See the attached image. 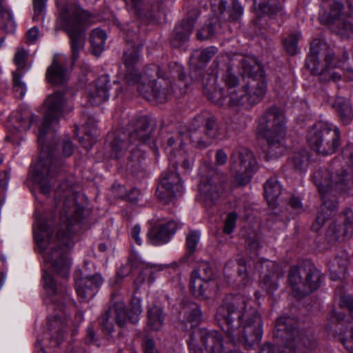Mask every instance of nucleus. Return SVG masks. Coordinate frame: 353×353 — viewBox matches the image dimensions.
I'll list each match as a JSON object with an SVG mask.
<instances>
[{
    "instance_id": "obj_19",
    "label": "nucleus",
    "mask_w": 353,
    "mask_h": 353,
    "mask_svg": "<svg viewBox=\"0 0 353 353\" xmlns=\"http://www.w3.org/2000/svg\"><path fill=\"white\" fill-rule=\"evenodd\" d=\"M183 185L178 172L173 167L162 173L159 184L156 191L159 200L169 204L183 192Z\"/></svg>"
},
{
    "instance_id": "obj_56",
    "label": "nucleus",
    "mask_w": 353,
    "mask_h": 353,
    "mask_svg": "<svg viewBox=\"0 0 353 353\" xmlns=\"http://www.w3.org/2000/svg\"><path fill=\"white\" fill-rule=\"evenodd\" d=\"M142 312V308L141 305V299L138 297L133 296L131 300V309L130 312L128 315L129 320L136 323L139 320V316Z\"/></svg>"
},
{
    "instance_id": "obj_12",
    "label": "nucleus",
    "mask_w": 353,
    "mask_h": 353,
    "mask_svg": "<svg viewBox=\"0 0 353 353\" xmlns=\"http://www.w3.org/2000/svg\"><path fill=\"white\" fill-rule=\"evenodd\" d=\"M324 279L321 272L313 265H294L290 268L288 281L294 296L302 298L316 290Z\"/></svg>"
},
{
    "instance_id": "obj_49",
    "label": "nucleus",
    "mask_w": 353,
    "mask_h": 353,
    "mask_svg": "<svg viewBox=\"0 0 353 353\" xmlns=\"http://www.w3.org/2000/svg\"><path fill=\"white\" fill-rule=\"evenodd\" d=\"M58 17L56 23L57 29H66V0H55Z\"/></svg>"
},
{
    "instance_id": "obj_16",
    "label": "nucleus",
    "mask_w": 353,
    "mask_h": 353,
    "mask_svg": "<svg viewBox=\"0 0 353 353\" xmlns=\"http://www.w3.org/2000/svg\"><path fill=\"white\" fill-rule=\"evenodd\" d=\"M230 163L235 180L240 185L248 184L258 168L253 153L245 148L234 150L230 154Z\"/></svg>"
},
{
    "instance_id": "obj_32",
    "label": "nucleus",
    "mask_w": 353,
    "mask_h": 353,
    "mask_svg": "<svg viewBox=\"0 0 353 353\" xmlns=\"http://www.w3.org/2000/svg\"><path fill=\"white\" fill-rule=\"evenodd\" d=\"M190 287L196 296L203 299L216 295L218 291L217 283L214 280L190 279Z\"/></svg>"
},
{
    "instance_id": "obj_61",
    "label": "nucleus",
    "mask_w": 353,
    "mask_h": 353,
    "mask_svg": "<svg viewBox=\"0 0 353 353\" xmlns=\"http://www.w3.org/2000/svg\"><path fill=\"white\" fill-rule=\"evenodd\" d=\"M33 115L31 112L26 111L23 117L18 118L19 125L17 128L21 131H26L30 129L32 123Z\"/></svg>"
},
{
    "instance_id": "obj_11",
    "label": "nucleus",
    "mask_w": 353,
    "mask_h": 353,
    "mask_svg": "<svg viewBox=\"0 0 353 353\" xmlns=\"http://www.w3.org/2000/svg\"><path fill=\"white\" fill-rule=\"evenodd\" d=\"M115 23L128 37L126 39L128 49L123 52V57L125 68V81L130 85L137 84L138 90L142 93L139 85L141 76L136 68L139 61V54L143 47V43L141 41L134 40L139 32L138 28L129 23L121 25L118 20L115 21Z\"/></svg>"
},
{
    "instance_id": "obj_28",
    "label": "nucleus",
    "mask_w": 353,
    "mask_h": 353,
    "mask_svg": "<svg viewBox=\"0 0 353 353\" xmlns=\"http://www.w3.org/2000/svg\"><path fill=\"white\" fill-rule=\"evenodd\" d=\"M353 213L352 210L346 209L342 214L341 219L343 221V225L332 223L326 232V237L331 241H336L342 240L345 236H347L349 230L352 228V218Z\"/></svg>"
},
{
    "instance_id": "obj_7",
    "label": "nucleus",
    "mask_w": 353,
    "mask_h": 353,
    "mask_svg": "<svg viewBox=\"0 0 353 353\" xmlns=\"http://www.w3.org/2000/svg\"><path fill=\"white\" fill-rule=\"evenodd\" d=\"M92 15L77 4H68V36L72 54V61L74 63L79 53L84 48L85 31L92 23Z\"/></svg>"
},
{
    "instance_id": "obj_25",
    "label": "nucleus",
    "mask_w": 353,
    "mask_h": 353,
    "mask_svg": "<svg viewBox=\"0 0 353 353\" xmlns=\"http://www.w3.org/2000/svg\"><path fill=\"white\" fill-rule=\"evenodd\" d=\"M130 15L143 24H148L154 19L153 3L151 0H123Z\"/></svg>"
},
{
    "instance_id": "obj_63",
    "label": "nucleus",
    "mask_w": 353,
    "mask_h": 353,
    "mask_svg": "<svg viewBox=\"0 0 353 353\" xmlns=\"http://www.w3.org/2000/svg\"><path fill=\"white\" fill-rule=\"evenodd\" d=\"M237 264L239 265L238 274L241 277V281L243 285H246L249 283L250 278L248 275L245 259L243 258L239 259Z\"/></svg>"
},
{
    "instance_id": "obj_17",
    "label": "nucleus",
    "mask_w": 353,
    "mask_h": 353,
    "mask_svg": "<svg viewBox=\"0 0 353 353\" xmlns=\"http://www.w3.org/2000/svg\"><path fill=\"white\" fill-rule=\"evenodd\" d=\"M195 335L202 347L196 344L194 336L191 335L188 342L190 353H234L232 351H225L223 335L216 330L199 328Z\"/></svg>"
},
{
    "instance_id": "obj_24",
    "label": "nucleus",
    "mask_w": 353,
    "mask_h": 353,
    "mask_svg": "<svg viewBox=\"0 0 353 353\" xmlns=\"http://www.w3.org/2000/svg\"><path fill=\"white\" fill-rule=\"evenodd\" d=\"M199 15V10L192 9L188 12L186 18L175 26L171 39L173 48H179L188 39Z\"/></svg>"
},
{
    "instance_id": "obj_31",
    "label": "nucleus",
    "mask_w": 353,
    "mask_h": 353,
    "mask_svg": "<svg viewBox=\"0 0 353 353\" xmlns=\"http://www.w3.org/2000/svg\"><path fill=\"white\" fill-rule=\"evenodd\" d=\"M179 319L185 330L189 328L188 324H190V328L196 326L202 320L201 307L194 303L183 305L179 312Z\"/></svg>"
},
{
    "instance_id": "obj_26",
    "label": "nucleus",
    "mask_w": 353,
    "mask_h": 353,
    "mask_svg": "<svg viewBox=\"0 0 353 353\" xmlns=\"http://www.w3.org/2000/svg\"><path fill=\"white\" fill-rule=\"evenodd\" d=\"M111 87L112 83L108 75L100 76L89 90V102L93 105H97L108 101Z\"/></svg>"
},
{
    "instance_id": "obj_52",
    "label": "nucleus",
    "mask_w": 353,
    "mask_h": 353,
    "mask_svg": "<svg viewBox=\"0 0 353 353\" xmlns=\"http://www.w3.org/2000/svg\"><path fill=\"white\" fill-rule=\"evenodd\" d=\"M28 52L23 48H19L14 57V63L17 66L15 71L24 72V74L29 70L30 66H27L26 60L28 58Z\"/></svg>"
},
{
    "instance_id": "obj_41",
    "label": "nucleus",
    "mask_w": 353,
    "mask_h": 353,
    "mask_svg": "<svg viewBox=\"0 0 353 353\" xmlns=\"http://www.w3.org/2000/svg\"><path fill=\"white\" fill-rule=\"evenodd\" d=\"M97 125L89 120L84 126V136L79 137V141L85 148L90 149L97 141Z\"/></svg>"
},
{
    "instance_id": "obj_55",
    "label": "nucleus",
    "mask_w": 353,
    "mask_h": 353,
    "mask_svg": "<svg viewBox=\"0 0 353 353\" xmlns=\"http://www.w3.org/2000/svg\"><path fill=\"white\" fill-rule=\"evenodd\" d=\"M299 37L296 34H291L283 40V47L286 52L290 56H294L298 52Z\"/></svg>"
},
{
    "instance_id": "obj_45",
    "label": "nucleus",
    "mask_w": 353,
    "mask_h": 353,
    "mask_svg": "<svg viewBox=\"0 0 353 353\" xmlns=\"http://www.w3.org/2000/svg\"><path fill=\"white\" fill-rule=\"evenodd\" d=\"M0 28L7 33H13L16 24L11 12L3 8V0H0Z\"/></svg>"
},
{
    "instance_id": "obj_15",
    "label": "nucleus",
    "mask_w": 353,
    "mask_h": 353,
    "mask_svg": "<svg viewBox=\"0 0 353 353\" xmlns=\"http://www.w3.org/2000/svg\"><path fill=\"white\" fill-rule=\"evenodd\" d=\"M274 335L286 341L285 345L290 349L305 347L311 349L313 342L303 331L297 329V321L290 316H281L275 323Z\"/></svg>"
},
{
    "instance_id": "obj_9",
    "label": "nucleus",
    "mask_w": 353,
    "mask_h": 353,
    "mask_svg": "<svg viewBox=\"0 0 353 353\" xmlns=\"http://www.w3.org/2000/svg\"><path fill=\"white\" fill-rule=\"evenodd\" d=\"M341 137L338 127L318 122L309 130L307 140L312 149L326 156L334 154L339 150L341 144Z\"/></svg>"
},
{
    "instance_id": "obj_42",
    "label": "nucleus",
    "mask_w": 353,
    "mask_h": 353,
    "mask_svg": "<svg viewBox=\"0 0 353 353\" xmlns=\"http://www.w3.org/2000/svg\"><path fill=\"white\" fill-rule=\"evenodd\" d=\"M169 159L173 168L176 170V167L180 164L186 172H189L193 166V158L189 157L183 150L178 151L177 154L175 152H170Z\"/></svg>"
},
{
    "instance_id": "obj_38",
    "label": "nucleus",
    "mask_w": 353,
    "mask_h": 353,
    "mask_svg": "<svg viewBox=\"0 0 353 353\" xmlns=\"http://www.w3.org/2000/svg\"><path fill=\"white\" fill-rule=\"evenodd\" d=\"M264 196L270 206L274 207L281 193V186L276 178H270L264 183Z\"/></svg>"
},
{
    "instance_id": "obj_51",
    "label": "nucleus",
    "mask_w": 353,
    "mask_h": 353,
    "mask_svg": "<svg viewBox=\"0 0 353 353\" xmlns=\"http://www.w3.org/2000/svg\"><path fill=\"white\" fill-rule=\"evenodd\" d=\"M222 80L225 83V88H223L225 93L239 85V79L232 72V68L230 66H227V70L222 76Z\"/></svg>"
},
{
    "instance_id": "obj_21",
    "label": "nucleus",
    "mask_w": 353,
    "mask_h": 353,
    "mask_svg": "<svg viewBox=\"0 0 353 353\" xmlns=\"http://www.w3.org/2000/svg\"><path fill=\"white\" fill-rule=\"evenodd\" d=\"M74 280L75 290L81 302H88L92 299L104 282L99 273L83 277L81 270L74 272Z\"/></svg>"
},
{
    "instance_id": "obj_53",
    "label": "nucleus",
    "mask_w": 353,
    "mask_h": 353,
    "mask_svg": "<svg viewBox=\"0 0 353 353\" xmlns=\"http://www.w3.org/2000/svg\"><path fill=\"white\" fill-rule=\"evenodd\" d=\"M216 32V24L212 21L204 25L196 33V38L199 41H205L212 38Z\"/></svg>"
},
{
    "instance_id": "obj_64",
    "label": "nucleus",
    "mask_w": 353,
    "mask_h": 353,
    "mask_svg": "<svg viewBox=\"0 0 353 353\" xmlns=\"http://www.w3.org/2000/svg\"><path fill=\"white\" fill-rule=\"evenodd\" d=\"M144 353H159L156 348L155 343L152 339L145 337L142 342Z\"/></svg>"
},
{
    "instance_id": "obj_8",
    "label": "nucleus",
    "mask_w": 353,
    "mask_h": 353,
    "mask_svg": "<svg viewBox=\"0 0 353 353\" xmlns=\"http://www.w3.org/2000/svg\"><path fill=\"white\" fill-rule=\"evenodd\" d=\"M61 223L55 226L49 239V250L44 252L43 259L48 268L56 276L66 275L65 240L66 219L61 216Z\"/></svg>"
},
{
    "instance_id": "obj_48",
    "label": "nucleus",
    "mask_w": 353,
    "mask_h": 353,
    "mask_svg": "<svg viewBox=\"0 0 353 353\" xmlns=\"http://www.w3.org/2000/svg\"><path fill=\"white\" fill-rule=\"evenodd\" d=\"M43 286L50 296H55L61 293V285L58 283L57 279L45 273L43 275Z\"/></svg>"
},
{
    "instance_id": "obj_35",
    "label": "nucleus",
    "mask_w": 353,
    "mask_h": 353,
    "mask_svg": "<svg viewBox=\"0 0 353 353\" xmlns=\"http://www.w3.org/2000/svg\"><path fill=\"white\" fill-rule=\"evenodd\" d=\"M253 6L257 12L270 17L282 12V5L277 0H254Z\"/></svg>"
},
{
    "instance_id": "obj_22",
    "label": "nucleus",
    "mask_w": 353,
    "mask_h": 353,
    "mask_svg": "<svg viewBox=\"0 0 353 353\" xmlns=\"http://www.w3.org/2000/svg\"><path fill=\"white\" fill-rule=\"evenodd\" d=\"M127 321V312L123 301H115L109 306L98 318L99 325L103 332L111 334L114 324L123 327Z\"/></svg>"
},
{
    "instance_id": "obj_2",
    "label": "nucleus",
    "mask_w": 353,
    "mask_h": 353,
    "mask_svg": "<svg viewBox=\"0 0 353 353\" xmlns=\"http://www.w3.org/2000/svg\"><path fill=\"white\" fill-rule=\"evenodd\" d=\"M215 319L232 342L248 349L261 341L263 321L251 300L243 294H231L218 307Z\"/></svg>"
},
{
    "instance_id": "obj_62",
    "label": "nucleus",
    "mask_w": 353,
    "mask_h": 353,
    "mask_svg": "<svg viewBox=\"0 0 353 353\" xmlns=\"http://www.w3.org/2000/svg\"><path fill=\"white\" fill-rule=\"evenodd\" d=\"M237 219V214L236 212H230L227 215L224 222L223 232L230 234H231L235 226Z\"/></svg>"
},
{
    "instance_id": "obj_33",
    "label": "nucleus",
    "mask_w": 353,
    "mask_h": 353,
    "mask_svg": "<svg viewBox=\"0 0 353 353\" xmlns=\"http://www.w3.org/2000/svg\"><path fill=\"white\" fill-rule=\"evenodd\" d=\"M53 332L50 339L52 347H60L65 342V314L62 311L61 314H55L52 321Z\"/></svg>"
},
{
    "instance_id": "obj_27",
    "label": "nucleus",
    "mask_w": 353,
    "mask_h": 353,
    "mask_svg": "<svg viewBox=\"0 0 353 353\" xmlns=\"http://www.w3.org/2000/svg\"><path fill=\"white\" fill-rule=\"evenodd\" d=\"M176 230V223L174 221H170L165 224H156L148 232V241L153 245L167 243Z\"/></svg>"
},
{
    "instance_id": "obj_5",
    "label": "nucleus",
    "mask_w": 353,
    "mask_h": 353,
    "mask_svg": "<svg viewBox=\"0 0 353 353\" xmlns=\"http://www.w3.org/2000/svg\"><path fill=\"white\" fill-rule=\"evenodd\" d=\"M149 123L148 117L143 115L130 119L128 125V133H118L111 142L112 152L115 158L123 156L130 144L136 147L148 144L154 154L157 153L158 149L152 138Z\"/></svg>"
},
{
    "instance_id": "obj_57",
    "label": "nucleus",
    "mask_w": 353,
    "mask_h": 353,
    "mask_svg": "<svg viewBox=\"0 0 353 353\" xmlns=\"http://www.w3.org/2000/svg\"><path fill=\"white\" fill-rule=\"evenodd\" d=\"M135 261V259H130L125 265L121 266L118 270L117 272V278L115 279V284L120 285L122 279L131 273Z\"/></svg>"
},
{
    "instance_id": "obj_3",
    "label": "nucleus",
    "mask_w": 353,
    "mask_h": 353,
    "mask_svg": "<svg viewBox=\"0 0 353 353\" xmlns=\"http://www.w3.org/2000/svg\"><path fill=\"white\" fill-rule=\"evenodd\" d=\"M350 176L341 170V174H332L327 170L320 169L313 175L314 182L318 188L323 200L321 211L312 224V230L317 232L330 219L337 210V195L349 189Z\"/></svg>"
},
{
    "instance_id": "obj_20",
    "label": "nucleus",
    "mask_w": 353,
    "mask_h": 353,
    "mask_svg": "<svg viewBox=\"0 0 353 353\" xmlns=\"http://www.w3.org/2000/svg\"><path fill=\"white\" fill-rule=\"evenodd\" d=\"M65 105V94L64 92H56L49 96L44 102V106L47 108L44 121L39 128L38 135L39 141H41L43 137L47 133V130L56 125L61 117H63Z\"/></svg>"
},
{
    "instance_id": "obj_59",
    "label": "nucleus",
    "mask_w": 353,
    "mask_h": 353,
    "mask_svg": "<svg viewBox=\"0 0 353 353\" xmlns=\"http://www.w3.org/2000/svg\"><path fill=\"white\" fill-rule=\"evenodd\" d=\"M200 234L197 231H191L186 236V247L190 254H193L197 247Z\"/></svg>"
},
{
    "instance_id": "obj_44",
    "label": "nucleus",
    "mask_w": 353,
    "mask_h": 353,
    "mask_svg": "<svg viewBox=\"0 0 353 353\" xmlns=\"http://www.w3.org/2000/svg\"><path fill=\"white\" fill-rule=\"evenodd\" d=\"M106 41V34L101 29L97 28L92 31L90 34V43L92 53L99 56L103 52Z\"/></svg>"
},
{
    "instance_id": "obj_4",
    "label": "nucleus",
    "mask_w": 353,
    "mask_h": 353,
    "mask_svg": "<svg viewBox=\"0 0 353 353\" xmlns=\"http://www.w3.org/2000/svg\"><path fill=\"white\" fill-rule=\"evenodd\" d=\"M257 130L266 141L268 159H276L285 152V117L281 108L275 105L268 108L258 120Z\"/></svg>"
},
{
    "instance_id": "obj_60",
    "label": "nucleus",
    "mask_w": 353,
    "mask_h": 353,
    "mask_svg": "<svg viewBox=\"0 0 353 353\" xmlns=\"http://www.w3.org/2000/svg\"><path fill=\"white\" fill-rule=\"evenodd\" d=\"M348 265L347 255L346 253H342L341 255L337 256L330 265H335L339 273H345Z\"/></svg>"
},
{
    "instance_id": "obj_46",
    "label": "nucleus",
    "mask_w": 353,
    "mask_h": 353,
    "mask_svg": "<svg viewBox=\"0 0 353 353\" xmlns=\"http://www.w3.org/2000/svg\"><path fill=\"white\" fill-rule=\"evenodd\" d=\"M213 271L210 263L201 261L196 269L192 271L190 279L201 280H212Z\"/></svg>"
},
{
    "instance_id": "obj_39",
    "label": "nucleus",
    "mask_w": 353,
    "mask_h": 353,
    "mask_svg": "<svg viewBox=\"0 0 353 353\" xmlns=\"http://www.w3.org/2000/svg\"><path fill=\"white\" fill-rule=\"evenodd\" d=\"M334 108L338 112L341 122L344 125H347L353 119V112L350 101L343 97H337L334 103Z\"/></svg>"
},
{
    "instance_id": "obj_13",
    "label": "nucleus",
    "mask_w": 353,
    "mask_h": 353,
    "mask_svg": "<svg viewBox=\"0 0 353 353\" xmlns=\"http://www.w3.org/2000/svg\"><path fill=\"white\" fill-rule=\"evenodd\" d=\"M169 72L165 68L157 65H151L146 71L147 74L152 77L154 72L156 75L162 79L161 81H155L152 85V93L154 99L159 103H164L172 96L173 90L170 81V76H176L180 81L185 78L183 67L176 63H171L168 65Z\"/></svg>"
},
{
    "instance_id": "obj_58",
    "label": "nucleus",
    "mask_w": 353,
    "mask_h": 353,
    "mask_svg": "<svg viewBox=\"0 0 353 353\" xmlns=\"http://www.w3.org/2000/svg\"><path fill=\"white\" fill-rule=\"evenodd\" d=\"M46 1L47 0H33V20L34 21L39 22L43 20Z\"/></svg>"
},
{
    "instance_id": "obj_6",
    "label": "nucleus",
    "mask_w": 353,
    "mask_h": 353,
    "mask_svg": "<svg viewBox=\"0 0 353 353\" xmlns=\"http://www.w3.org/2000/svg\"><path fill=\"white\" fill-rule=\"evenodd\" d=\"M347 59L346 52H343L341 57H336L333 49L320 40L315 39L311 43L305 65L313 74L320 76L321 80L327 81L329 70L343 66Z\"/></svg>"
},
{
    "instance_id": "obj_1",
    "label": "nucleus",
    "mask_w": 353,
    "mask_h": 353,
    "mask_svg": "<svg viewBox=\"0 0 353 353\" xmlns=\"http://www.w3.org/2000/svg\"><path fill=\"white\" fill-rule=\"evenodd\" d=\"M239 69L242 76L251 79L246 84L226 93L223 89H216V76L207 74L202 79L203 93L214 104L224 108L245 106L251 108L260 103L267 91V82L262 66L252 57H243Z\"/></svg>"
},
{
    "instance_id": "obj_23",
    "label": "nucleus",
    "mask_w": 353,
    "mask_h": 353,
    "mask_svg": "<svg viewBox=\"0 0 353 353\" xmlns=\"http://www.w3.org/2000/svg\"><path fill=\"white\" fill-rule=\"evenodd\" d=\"M256 269L263 274V287L268 293H272L278 289V280L284 274L278 264L272 261L261 259L256 264Z\"/></svg>"
},
{
    "instance_id": "obj_40",
    "label": "nucleus",
    "mask_w": 353,
    "mask_h": 353,
    "mask_svg": "<svg viewBox=\"0 0 353 353\" xmlns=\"http://www.w3.org/2000/svg\"><path fill=\"white\" fill-rule=\"evenodd\" d=\"M212 6L217 8L221 13L226 10L227 0H210ZM243 9L237 0H232L231 9L229 10V19L232 21L237 20L243 14Z\"/></svg>"
},
{
    "instance_id": "obj_18",
    "label": "nucleus",
    "mask_w": 353,
    "mask_h": 353,
    "mask_svg": "<svg viewBox=\"0 0 353 353\" xmlns=\"http://www.w3.org/2000/svg\"><path fill=\"white\" fill-rule=\"evenodd\" d=\"M225 188L222 174L214 170H209L206 176L202 177L199 186L198 199L205 208L214 205L221 197Z\"/></svg>"
},
{
    "instance_id": "obj_37",
    "label": "nucleus",
    "mask_w": 353,
    "mask_h": 353,
    "mask_svg": "<svg viewBox=\"0 0 353 353\" xmlns=\"http://www.w3.org/2000/svg\"><path fill=\"white\" fill-rule=\"evenodd\" d=\"M148 325L154 331L161 329L163 325L165 313L162 307L154 305L148 308Z\"/></svg>"
},
{
    "instance_id": "obj_54",
    "label": "nucleus",
    "mask_w": 353,
    "mask_h": 353,
    "mask_svg": "<svg viewBox=\"0 0 353 353\" xmlns=\"http://www.w3.org/2000/svg\"><path fill=\"white\" fill-rule=\"evenodd\" d=\"M85 217V208L83 205L77 204L72 211L70 219L68 218V224H76L81 223ZM70 248V240L68 236V249Z\"/></svg>"
},
{
    "instance_id": "obj_14",
    "label": "nucleus",
    "mask_w": 353,
    "mask_h": 353,
    "mask_svg": "<svg viewBox=\"0 0 353 353\" xmlns=\"http://www.w3.org/2000/svg\"><path fill=\"white\" fill-rule=\"evenodd\" d=\"M346 12H342L343 5L339 1H334L330 5L329 12H320L319 19L321 23L327 26L337 34L347 36L353 32V25L350 21L353 12V5L347 1Z\"/></svg>"
},
{
    "instance_id": "obj_36",
    "label": "nucleus",
    "mask_w": 353,
    "mask_h": 353,
    "mask_svg": "<svg viewBox=\"0 0 353 353\" xmlns=\"http://www.w3.org/2000/svg\"><path fill=\"white\" fill-rule=\"evenodd\" d=\"M217 52L218 49L214 46L194 50L190 57L191 65H195L196 68H202L205 66Z\"/></svg>"
},
{
    "instance_id": "obj_30",
    "label": "nucleus",
    "mask_w": 353,
    "mask_h": 353,
    "mask_svg": "<svg viewBox=\"0 0 353 353\" xmlns=\"http://www.w3.org/2000/svg\"><path fill=\"white\" fill-rule=\"evenodd\" d=\"M63 55L54 56L51 65L47 68L46 79L48 83L55 85L63 84L66 79V70L63 65Z\"/></svg>"
},
{
    "instance_id": "obj_47",
    "label": "nucleus",
    "mask_w": 353,
    "mask_h": 353,
    "mask_svg": "<svg viewBox=\"0 0 353 353\" xmlns=\"http://www.w3.org/2000/svg\"><path fill=\"white\" fill-rule=\"evenodd\" d=\"M308 161L307 153L305 150L296 152L289 161V164L296 171L302 172L305 170Z\"/></svg>"
},
{
    "instance_id": "obj_10",
    "label": "nucleus",
    "mask_w": 353,
    "mask_h": 353,
    "mask_svg": "<svg viewBox=\"0 0 353 353\" xmlns=\"http://www.w3.org/2000/svg\"><path fill=\"white\" fill-rule=\"evenodd\" d=\"M224 132V128L214 116L204 113L194 119L189 128V137L194 147L203 149L209 147Z\"/></svg>"
},
{
    "instance_id": "obj_29",
    "label": "nucleus",
    "mask_w": 353,
    "mask_h": 353,
    "mask_svg": "<svg viewBox=\"0 0 353 353\" xmlns=\"http://www.w3.org/2000/svg\"><path fill=\"white\" fill-rule=\"evenodd\" d=\"M56 165L50 164V166L44 165L42 161H39L35 166L34 171L32 174V179L34 183H38L41 188V190L44 194L49 193L50 191V178L54 176Z\"/></svg>"
},
{
    "instance_id": "obj_34",
    "label": "nucleus",
    "mask_w": 353,
    "mask_h": 353,
    "mask_svg": "<svg viewBox=\"0 0 353 353\" xmlns=\"http://www.w3.org/2000/svg\"><path fill=\"white\" fill-rule=\"evenodd\" d=\"M339 305L341 308L349 310L351 319L347 321L346 327L350 330V338L341 339L344 346L353 353V297L350 295H343L340 298Z\"/></svg>"
},
{
    "instance_id": "obj_50",
    "label": "nucleus",
    "mask_w": 353,
    "mask_h": 353,
    "mask_svg": "<svg viewBox=\"0 0 353 353\" xmlns=\"http://www.w3.org/2000/svg\"><path fill=\"white\" fill-rule=\"evenodd\" d=\"M24 74L23 71H14L12 73L14 83L13 89L17 97L21 98H23L26 95L27 91V86L21 80Z\"/></svg>"
},
{
    "instance_id": "obj_43",
    "label": "nucleus",
    "mask_w": 353,
    "mask_h": 353,
    "mask_svg": "<svg viewBox=\"0 0 353 353\" xmlns=\"http://www.w3.org/2000/svg\"><path fill=\"white\" fill-rule=\"evenodd\" d=\"M115 196L125 199L133 204H137L141 200L143 195L140 190L136 188H132L128 192H125V188L123 185H119L113 188Z\"/></svg>"
}]
</instances>
